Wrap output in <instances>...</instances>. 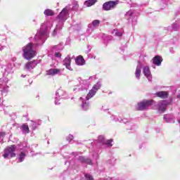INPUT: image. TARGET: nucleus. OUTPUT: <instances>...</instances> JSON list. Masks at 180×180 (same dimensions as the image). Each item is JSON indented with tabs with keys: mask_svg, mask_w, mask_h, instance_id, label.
<instances>
[{
	"mask_svg": "<svg viewBox=\"0 0 180 180\" xmlns=\"http://www.w3.org/2000/svg\"><path fill=\"white\" fill-rule=\"evenodd\" d=\"M51 27V24L49 22L41 25L40 30L37 32L34 37L35 46H42V44H44V41L47 39L49 30H50Z\"/></svg>",
	"mask_w": 180,
	"mask_h": 180,
	"instance_id": "nucleus-1",
	"label": "nucleus"
},
{
	"mask_svg": "<svg viewBox=\"0 0 180 180\" xmlns=\"http://www.w3.org/2000/svg\"><path fill=\"white\" fill-rule=\"evenodd\" d=\"M70 8L69 6H66L65 8L62 10L60 14L56 18V22H58V25H56V28L53 30L52 35L56 36L57 34V27L60 26V25H63L65 20H67V16H68V12Z\"/></svg>",
	"mask_w": 180,
	"mask_h": 180,
	"instance_id": "nucleus-2",
	"label": "nucleus"
},
{
	"mask_svg": "<svg viewBox=\"0 0 180 180\" xmlns=\"http://www.w3.org/2000/svg\"><path fill=\"white\" fill-rule=\"evenodd\" d=\"M22 57L25 58V60H32L35 56L36 52L33 50V45L32 43H29L25 46L22 48Z\"/></svg>",
	"mask_w": 180,
	"mask_h": 180,
	"instance_id": "nucleus-3",
	"label": "nucleus"
},
{
	"mask_svg": "<svg viewBox=\"0 0 180 180\" xmlns=\"http://www.w3.org/2000/svg\"><path fill=\"white\" fill-rule=\"evenodd\" d=\"M154 103V101L153 100H143L137 103L135 105L136 110H147L149 106H151Z\"/></svg>",
	"mask_w": 180,
	"mask_h": 180,
	"instance_id": "nucleus-4",
	"label": "nucleus"
},
{
	"mask_svg": "<svg viewBox=\"0 0 180 180\" xmlns=\"http://www.w3.org/2000/svg\"><path fill=\"white\" fill-rule=\"evenodd\" d=\"M16 146L11 145V146L7 147L4 150V154L3 155L4 158H13V157H16Z\"/></svg>",
	"mask_w": 180,
	"mask_h": 180,
	"instance_id": "nucleus-5",
	"label": "nucleus"
},
{
	"mask_svg": "<svg viewBox=\"0 0 180 180\" xmlns=\"http://www.w3.org/2000/svg\"><path fill=\"white\" fill-rule=\"evenodd\" d=\"M102 86V84L100 82H97L96 84H94L92 87V89L89 91L88 94L86 95V101H89L91 98H94L95 95L96 94V92L101 89V87Z\"/></svg>",
	"mask_w": 180,
	"mask_h": 180,
	"instance_id": "nucleus-6",
	"label": "nucleus"
},
{
	"mask_svg": "<svg viewBox=\"0 0 180 180\" xmlns=\"http://www.w3.org/2000/svg\"><path fill=\"white\" fill-rule=\"evenodd\" d=\"M41 60H34L32 61L27 62L25 65V70H27V71H32L34 68H36L37 66V64H40Z\"/></svg>",
	"mask_w": 180,
	"mask_h": 180,
	"instance_id": "nucleus-7",
	"label": "nucleus"
},
{
	"mask_svg": "<svg viewBox=\"0 0 180 180\" xmlns=\"http://www.w3.org/2000/svg\"><path fill=\"white\" fill-rule=\"evenodd\" d=\"M112 141H113V140H112V139L105 141V137L102 135L98 136V139L97 140V143H98V144L100 146H107V147H112Z\"/></svg>",
	"mask_w": 180,
	"mask_h": 180,
	"instance_id": "nucleus-8",
	"label": "nucleus"
},
{
	"mask_svg": "<svg viewBox=\"0 0 180 180\" xmlns=\"http://www.w3.org/2000/svg\"><path fill=\"white\" fill-rule=\"evenodd\" d=\"M116 5H117V1H110L103 4V11H112L116 8Z\"/></svg>",
	"mask_w": 180,
	"mask_h": 180,
	"instance_id": "nucleus-9",
	"label": "nucleus"
},
{
	"mask_svg": "<svg viewBox=\"0 0 180 180\" xmlns=\"http://www.w3.org/2000/svg\"><path fill=\"white\" fill-rule=\"evenodd\" d=\"M55 95V105H60V102L58 101H60L63 96L65 95V91L61 89H59L56 91Z\"/></svg>",
	"mask_w": 180,
	"mask_h": 180,
	"instance_id": "nucleus-10",
	"label": "nucleus"
},
{
	"mask_svg": "<svg viewBox=\"0 0 180 180\" xmlns=\"http://www.w3.org/2000/svg\"><path fill=\"white\" fill-rule=\"evenodd\" d=\"M168 105H169V102H168L167 101H159L158 104L159 112H165V110H167V106H168Z\"/></svg>",
	"mask_w": 180,
	"mask_h": 180,
	"instance_id": "nucleus-11",
	"label": "nucleus"
},
{
	"mask_svg": "<svg viewBox=\"0 0 180 180\" xmlns=\"http://www.w3.org/2000/svg\"><path fill=\"white\" fill-rule=\"evenodd\" d=\"M143 72L145 77H146V78L148 79V81H153V76H151V72L150 71V68H148V66H145L143 68Z\"/></svg>",
	"mask_w": 180,
	"mask_h": 180,
	"instance_id": "nucleus-12",
	"label": "nucleus"
},
{
	"mask_svg": "<svg viewBox=\"0 0 180 180\" xmlns=\"http://www.w3.org/2000/svg\"><path fill=\"white\" fill-rule=\"evenodd\" d=\"M79 100L82 101L81 108L82 110H88V109H89V101H88L89 100H86V99L80 97Z\"/></svg>",
	"mask_w": 180,
	"mask_h": 180,
	"instance_id": "nucleus-13",
	"label": "nucleus"
},
{
	"mask_svg": "<svg viewBox=\"0 0 180 180\" xmlns=\"http://www.w3.org/2000/svg\"><path fill=\"white\" fill-rule=\"evenodd\" d=\"M63 65L69 70L70 71H72V68H71V56H68L63 60Z\"/></svg>",
	"mask_w": 180,
	"mask_h": 180,
	"instance_id": "nucleus-14",
	"label": "nucleus"
},
{
	"mask_svg": "<svg viewBox=\"0 0 180 180\" xmlns=\"http://www.w3.org/2000/svg\"><path fill=\"white\" fill-rule=\"evenodd\" d=\"M143 67V65L141 64V62H138V65L136 66V69L135 71V77L137 78V79H140V75H141V68Z\"/></svg>",
	"mask_w": 180,
	"mask_h": 180,
	"instance_id": "nucleus-15",
	"label": "nucleus"
},
{
	"mask_svg": "<svg viewBox=\"0 0 180 180\" xmlns=\"http://www.w3.org/2000/svg\"><path fill=\"white\" fill-rule=\"evenodd\" d=\"M120 123H124L126 124V123H128L127 124V130H133V127H134V125L133 124V122H130V120H127V118H124L122 120H120Z\"/></svg>",
	"mask_w": 180,
	"mask_h": 180,
	"instance_id": "nucleus-16",
	"label": "nucleus"
},
{
	"mask_svg": "<svg viewBox=\"0 0 180 180\" xmlns=\"http://www.w3.org/2000/svg\"><path fill=\"white\" fill-rule=\"evenodd\" d=\"M164 120L167 123H175V117L172 115H164Z\"/></svg>",
	"mask_w": 180,
	"mask_h": 180,
	"instance_id": "nucleus-17",
	"label": "nucleus"
},
{
	"mask_svg": "<svg viewBox=\"0 0 180 180\" xmlns=\"http://www.w3.org/2000/svg\"><path fill=\"white\" fill-rule=\"evenodd\" d=\"M161 63H162V58H161L160 56H156L153 58V63L155 65L160 66L161 65Z\"/></svg>",
	"mask_w": 180,
	"mask_h": 180,
	"instance_id": "nucleus-18",
	"label": "nucleus"
},
{
	"mask_svg": "<svg viewBox=\"0 0 180 180\" xmlns=\"http://www.w3.org/2000/svg\"><path fill=\"white\" fill-rule=\"evenodd\" d=\"M75 63L77 65H85V60L84 59V57L81 56L77 57Z\"/></svg>",
	"mask_w": 180,
	"mask_h": 180,
	"instance_id": "nucleus-19",
	"label": "nucleus"
},
{
	"mask_svg": "<svg viewBox=\"0 0 180 180\" xmlns=\"http://www.w3.org/2000/svg\"><path fill=\"white\" fill-rule=\"evenodd\" d=\"M61 72L60 69H50L46 71V75H57L59 72Z\"/></svg>",
	"mask_w": 180,
	"mask_h": 180,
	"instance_id": "nucleus-20",
	"label": "nucleus"
},
{
	"mask_svg": "<svg viewBox=\"0 0 180 180\" xmlns=\"http://www.w3.org/2000/svg\"><path fill=\"white\" fill-rule=\"evenodd\" d=\"M79 161H80L81 162H85L86 164H89V165H92V160H91V159L86 158L84 156H79Z\"/></svg>",
	"mask_w": 180,
	"mask_h": 180,
	"instance_id": "nucleus-21",
	"label": "nucleus"
},
{
	"mask_svg": "<svg viewBox=\"0 0 180 180\" xmlns=\"http://www.w3.org/2000/svg\"><path fill=\"white\" fill-rule=\"evenodd\" d=\"M5 74H13V65L8 64L5 68Z\"/></svg>",
	"mask_w": 180,
	"mask_h": 180,
	"instance_id": "nucleus-22",
	"label": "nucleus"
},
{
	"mask_svg": "<svg viewBox=\"0 0 180 180\" xmlns=\"http://www.w3.org/2000/svg\"><path fill=\"white\" fill-rule=\"evenodd\" d=\"M156 96L158 98H162V99H165V98H168V93L167 91H158L156 93Z\"/></svg>",
	"mask_w": 180,
	"mask_h": 180,
	"instance_id": "nucleus-23",
	"label": "nucleus"
},
{
	"mask_svg": "<svg viewBox=\"0 0 180 180\" xmlns=\"http://www.w3.org/2000/svg\"><path fill=\"white\" fill-rule=\"evenodd\" d=\"M96 2H98V0H87L84 2V6L89 8V6H92L93 5H95Z\"/></svg>",
	"mask_w": 180,
	"mask_h": 180,
	"instance_id": "nucleus-24",
	"label": "nucleus"
},
{
	"mask_svg": "<svg viewBox=\"0 0 180 180\" xmlns=\"http://www.w3.org/2000/svg\"><path fill=\"white\" fill-rule=\"evenodd\" d=\"M21 130L24 134H28V133H30L29 126L25 124L21 126Z\"/></svg>",
	"mask_w": 180,
	"mask_h": 180,
	"instance_id": "nucleus-25",
	"label": "nucleus"
},
{
	"mask_svg": "<svg viewBox=\"0 0 180 180\" xmlns=\"http://www.w3.org/2000/svg\"><path fill=\"white\" fill-rule=\"evenodd\" d=\"M45 16H54V11L51 9H46L44 12Z\"/></svg>",
	"mask_w": 180,
	"mask_h": 180,
	"instance_id": "nucleus-26",
	"label": "nucleus"
},
{
	"mask_svg": "<svg viewBox=\"0 0 180 180\" xmlns=\"http://www.w3.org/2000/svg\"><path fill=\"white\" fill-rule=\"evenodd\" d=\"M25 158H26V153H25V152H20L18 156L19 162H23V161H25Z\"/></svg>",
	"mask_w": 180,
	"mask_h": 180,
	"instance_id": "nucleus-27",
	"label": "nucleus"
},
{
	"mask_svg": "<svg viewBox=\"0 0 180 180\" xmlns=\"http://www.w3.org/2000/svg\"><path fill=\"white\" fill-rule=\"evenodd\" d=\"M1 92L3 95L6 96V95H8V93L9 92V86H4L1 89Z\"/></svg>",
	"mask_w": 180,
	"mask_h": 180,
	"instance_id": "nucleus-28",
	"label": "nucleus"
},
{
	"mask_svg": "<svg viewBox=\"0 0 180 180\" xmlns=\"http://www.w3.org/2000/svg\"><path fill=\"white\" fill-rule=\"evenodd\" d=\"M112 33L113 36H117L118 37H121V36H123V33L119 31V30H113Z\"/></svg>",
	"mask_w": 180,
	"mask_h": 180,
	"instance_id": "nucleus-29",
	"label": "nucleus"
},
{
	"mask_svg": "<svg viewBox=\"0 0 180 180\" xmlns=\"http://www.w3.org/2000/svg\"><path fill=\"white\" fill-rule=\"evenodd\" d=\"M131 16H134V13L133 12V11L130 10L128 12L126 13L125 14V17L126 18L129 20L130 17Z\"/></svg>",
	"mask_w": 180,
	"mask_h": 180,
	"instance_id": "nucleus-30",
	"label": "nucleus"
},
{
	"mask_svg": "<svg viewBox=\"0 0 180 180\" xmlns=\"http://www.w3.org/2000/svg\"><path fill=\"white\" fill-rule=\"evenodd\" d=\"M31 127L32 129V130H36V129H37V126H39V124H37V122H33L31 121Z\"/></svg>",
	"mask_w": 180,
	"mask_h": 180,
	"instance_id": "nucleus-31",
	"label": "nucleus"
},
{
	"mask_svg": "<svg viewBox=\"0 0 180 180\" xmlns=\"http://www.w3.org/2000/svg\"><path fill=\"white\" fill-rule=\"evenodd\" d=\"M100 23H101V21L99 20H95L92 22V25L94 27H98Z\"/></svg>",
	"mask_w": 180,
	"mask_h": 180,
	"instance_id": "nucleus-32",
	"label": "nucleus"
},
{
	"mask_svg": "<svg viewBox=\"0 0 180 180\" xmlns=\"http://www.w3.org/2000/svg\"><path fill=\"white\" fill-rule=\"evenodd\" d=\"M84 176L86 180H94V176H92V175H91L89 174H85Z\"/></svg>",
	"mask_w": 180,
	"mask_h": 180,
	"instance_id": "nucleus-33",
	"label": "nucleus"
},
{
	"mask_svg": "<svg viewBox=\"0 0 180 180\" xmlns=\"http://www.w3.org/2000/svg\"><path fill=\"white\" fill-rule=\"evenodd\" d=\"M66 140L70 143V141H72L74 140V136L70 134L68 136H67Z\"/></svg>",
	"mask_w": 180,
	"mask_h": 180,
	"instance_id": "nucleus-34",
	"label": "nucleus"
},
{
	"mask_svg": "<svg viewBox=\"0 0 180 180\" xmlns=\"http://www.w3.org/2000/svg\"><path fill=\"white\" fill-rule=\"evenodd\" d=\"M111 120H114V122H120V120L115 115L111 116Z\"/></svg>",
	"mask_w": 180,
	"mask_h": 180,
	"instance_id": "nucleus-35",
	"label": "nucleus"
},
{
	"mask_svg": "<svg viewBox=\"0 0 180 180\" xmlns=\"http://www.w3.org/2000/svg\"><path fill=\"white\" fill-rule=\"evenodd\" d=\"M54 56L56 57V58H61V53L59 51H56L54 53Z\"/></svg>",
	"mask_w": 180,
	"mask_h": 180,
	"instance_id": "nucleus-36",
	"label": "nucleus"
},
{
	"mask_svg": "<svg viewBox=\"0 0 180 180\" xmlns=\"http://www.w3.org/2000/svg\"><path fill=\"white\" fill-rule=\"evenodd\" d=\"M173 30H178V25L177 24H173L172 25Z\"/></svg>",
	"mask_w": 180,
	"mask_h": 180,
	"instance_id": "nucleus-37",
	"label": "nucleus"
},
{
	"mask_svg": "<svg viewBox=\"0 0 180 180\" xmlns=\"http://www.w3.org/2000/svg\"><path fill=\"white\" fill-rule=\"evenodd\" d=\"M78 9V4H75V6H72V11H77Z\"/></svg>",
	"mask_w": 180,
	"mask_h": 180,
	"instance_id": "nucleus-38",
	"label": "nucleus"
},
{
	"mask_svg": "<svg viewBox=\"0 0 180 180\" xmlns=\"http://www.w3.org/2000/svg\"><path fill=\"white\" fill-rule=\"evenodd\" d=\"M169 53H171V54H174L175 53L174 48L172 47L169 49Z\"/></svg>",
	"mask_w": 180,
	"mask_h": 180,
	"instance_id": "nucleus-39",
	"label": "nucleus"
},
{
	"mask_svg": "<svg viewBox=\"0 0 180 180\" xmlns=\"http://www.w3.org/2000/svg\"><path fill=\"white\" fill-rule=\"evenodd\" d=\"M89 79H92L93 81L96 79V75H94L89 77Z\"/></svg>",
	"mask_w": 180,
	"mask_h": 180,
	"instance_id": "nucleus-40",
	"label": "nucleus"
},
{
	"mask_svg": "<svg viewBox=\"0 0 180 180\" xmlns=\"http://www.w3.org/2000/svg\"><path fill=\"white\" fill-rule=\"evenodd\" d=\"M73 91L75 92H78V91H81V88H75V89H73Z\"/></svg>",
	"mask_w": 180,
	"mask_h": 180,
	"instance_id": "nucleus-41",
	"label": "nucleus"
},
{
	"mask_svg": "<svg viewBox=\"0 0 180 180\" xmlns=\"http://www.w3.org/2000/svg\"><path fill=\"white\" fill-rule=\"evenodd\" d=\"M5 48V46H2L0 45V51H2V50Z\"/></svg>",
	"mask_w": 180,
	"mask_h": 180,
	"instance_id": "nucleus-42",
	"label": "nucleus"
},
{
	"mask_svg": "<svg viewBox=\"0 0 180 180\" xmlns=\"http://www.w3.org/2000/svg\"><path fill=\"white\" fill-rule=\"evenodd\" d=\"M81 84H86V80H82V81L81 82Z\"/></svg>",
	"mask_w": 180,
	"mask_h": 180,
	"instance_id": "nucleus-43",
	"label": "nucleus"
},
{
	"mask_svg": "<svg viewBox=\"0 0 180 180\" xmlns=\"http://www.w3.org/2000/svg\"><path fill=\"white\" fill-rule=\"evenodd\" d=\"M133 25H136L137 23V20H135L134 21L132 22Z\"/></svg>",
	"mask_w": 180,
	"mask_h": 180,
	"instance_id": "nucleus-44",
	"label": "nucleus"
},
{
	"mask_svg": "<svg viewBox=\"0 0 180 180\" xmlns=\"http://www.w3.org/2000/svg\"><path fill=\"white\" fill-rule=\"evenodd\" d=\"M88 84H86L84 87H83V89H86V88H88Z\"/></svg>",
	"mask_w": 180,
	"mask_h": 180,
	"instance_id": "nucleus-45",
	"label": "nucleus"
},
{
	"mask_svg": "<svg viewBox=\"0 0 180 180\" xmlns=\"http://www.w3.org/2000/svg\"><path fill=\"white\" fill-rule=\"evenodd\" d=\"M178 99H180V94L177 96Z\"/></svg>",
	"mask_w": 180,
	"mask_h": 180,
	"instance_id": "nucleus-46",
	"label": "nucleus"
},
{
	"mask_svg": "<svg viewBox=\"0 0 180 180\" xmlns=\"http://www.w3.org/2000/svg\"><path fill=\"white\" fill-rule=\"evenodd\" d=\"M21 77H22V78H25V75H22V76Z\"/></svg>",
	"mask_w": 180,
	"mask_h": 180,
	"instance_id": "nucleus-47",
	"label": "nucleus"
},
{
	"mask_svg": "<svg viewBox=\"0 0 180 180\" xmlns=\"http://www.w3.org/2000/svg\"><path fill=\"white\" fill-rule=\"evenodd\" d=\"M58 46H55V49H58Z\"/></svg>",
	"mask_w": 180,
	"mask_h": 180,
	"instance_id": "nucleus-48",
	"label": "nucleus"
},
{
	"mask_svg": "<svg viewBox=\"0 0 180 180\" xmlns=\"http://www.w3.org/2000/svg\"><path fill=\"white\" fill-rule=\"evenodd\" d=\"M108 38H109V39H110V38H111V37H108Z\"/></svg>",
	"mask_w": 180,
	"mask_h": 180,
	"instance_id": "nucleus-49",
	"label": "nucleus"
},
{
	"mask_svg": "<svg viewBox=\"0 0 180 180\" xmlns=\"http://www.w3.org/2000/svg\"><path fill=\"white\" fill-rule=\"evenodd\" d=\"M89 51H91V49H89Z\"/></svg>",
	"mask_w": 180,
	"mask_h": 180,
	"instance_id": "nucleus-50",
	"label": "nucleus"
}]
</instances>
